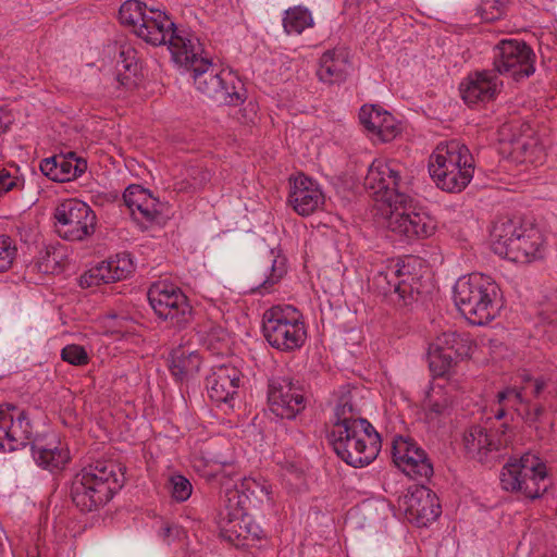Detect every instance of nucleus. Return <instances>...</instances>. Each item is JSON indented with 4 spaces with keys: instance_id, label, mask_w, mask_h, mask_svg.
<instances>
[{
    "instance_id": "obj_48",
    "label": "nucleus",
    "mask_w": 557,
    "mask_h": 557,
    "mask_svg": "<svg viewBox=\"0 0 557 557\" xmlns=\"http://www.w3.org/2000/svg\"><path fill=\"white\" fill-rule=\"evenodd\" d=\"M16 246L9 236H0V272L8 271L16 258Z\"/></svg>"
},
{
    "instance_id": "obj_56",
    "label": "nucleus",
    "mask_w": 557,
    "mask_h": 557,
    "mask_svg": "<svg viewBox=\"0 0 557 557\" xmlns=\"http://www.w3.org/2000/svg\"><path fill=\"white\" fill-rule=\"evenodd\" d=\"M546 310L557 312V292H554L546 297Z\"/></svg>"
},
{
    "instance_id": "obj_47",
    "label": "nucleus",
    "mask_w": 557,
    "mask_h": 557,
    "mask_svg": "<svg viewBox=\"0 0 557 557\" xmlns=\"http://www.w3.org/2000/svg\"><path fill=\"white\" fill-rule=\"evenodd\" d=\"M61 358L63 361L77 367L85 366L89 361V356L86 349L76 344L66 345L61 350Z\"/></svg>"
},
{
    "instance_id": "obj_28",
    "label": "nucleus",
    "mask_w": 557,
    "mask_h": 557,
    "mask_svg": "<svg viewBox=\"0 0 557 557\" xmlns=\"http://www.w3.org/2000/svg\"><path fill=\"white\" fill-rule=\"evenodd\" d=\"M36 465L50 472L62 470L70 461V451L61 445L47 444L35 438L30 448Z\"/></svg>"
},
{
    "instance_id": "obj_35",
    "label": "nucleus",
    "mask_w": 557,
    "mask_h": 557,
    "mask_svg": "<svg viewBox=\"0 0 557 557\" xmlns=\"http://www.w3.org/2000/svg\"><path fill=\"white\" fill-rule=\"evenodd\" d=\"M334 424L359 423V420H366L362 418L361 410L355 404L350 392H346L338 397L334 408Z\"/></svg>"
},
{
    "instance_id": "obj_50",
    "label": "nucleus",
    "mask_w": 557,
    "mask_h": 557,
    "mask_svg": "<svg viewBox=\"0 0 557 557\" xmlns=\"http://www.w3.org/2000/svg\"><path fill=\"white\" fill-rule=\"evenodd\" d=\"M393 286L394 294L397 296L398 301H401L403 306H408L417 299L419 292L414 290L412 285L405 278L400 277L399 281L393 283Z\"/></svg>"
},
{
    "instance_id": "obj_10",
    "label": "nucleus",
    "mask_w": 557,
    "mask_h": 557,
    "mask_svg": "<svg viewBox=\"0 0 557 557\" xmlns=\"http://www.w3.org/2000/svg\"><path fill=\"white\" fill-rule=\"evenodd\" d=\"M147 296L154 313L170 326L181 330L190 323L193 308L180 287L166 281L156 282Z\"/></svg>"
},
{
    "instance_id": "obj_45",
    "label": "nucleus",
    "mask_w": 557,
    "mask_h": 557,
    "mask_svg": "<svg viewBox=\"0 0 557 557\" xmlns=\"http://www.w3.org/2000/svg\"><path fill=\"white\" fill-rule=\"evenodd\" d=\"M497 401L499 406H506L508 409L515 410L519 414V408L528 409V404L522 396V392L508 387L498 392Z\"/></svg>"
},
{
    "instance_id": "obj_43",
    "label": "nucleus",
    "mask_w": 557,
    "mask_h": 557,
    "mask_svg": "<svg viewBox=\"0 0 557 557\" xmlns=\"http://www.w3.org/2000/svg\"><path fill=\"white\" fill-rule=\"evenodd\" d=\"M510 0H481L476 8V14L483 22L499 20L506 12Z\"/></svg>"
},
{
    "instance_id": "obj_21",
    "label": "nucleus",
    "mask_w": 557,
    "mask_h": 557,
    "mask_svg": "<svg viewBox=\"0 0 557 557\" xmlns=\"http://www.w3.org/2000/svg\"><path fill=\"white\" fill-rule=\"evenodd\" d=\"M288 202L299 215L308 216L324 205V195L314 181L300 174L290 185Z\"/></svg>"
},
{
    "instance_id": "obj_39",
    "label": "nucleus",
    "mask_w": 557,
    "mask_h": 557,
    "mask_svg": "<svg viewBox=\"0 0 557 557\" xmlns=\"http://www.w3.org/2000/svg\"><path fill=\"white\" fill-rule=\"evenodd\" d=\"M131 215L141 230H147L153 223L159 222L161 203L157 198L148 199L145 205L131 211Z\"/></svg>"
},
{
    "instance_id": "obj_5",
    "label": "nucleus",
    "mask_w": 557,
    "mask_h": 557,
    "mask_svg": "<svg viewBox=\"0 0 557 557\" xmlns=\"http://www.w3.org/2000/svg\"><path fill=\"white\" fill-rule=\"evenodd\" d=\"M200 44H193V58L186 62H177L190 71L196 89L208 99L231 103L233 99H239L240 95L235 86V79L244 86L242 79L231 70L219 71L208 59L198 58Z\"/></svg>"
},
{
    "instance_id": "obj_6",
    "label": "nucleus",
    "mask_w": 557,
    "mask_h": 557,
    "mask_svg": "<svg viewBox=\"0 0 557 557\" xmlns=\"http://www.w3.org/2000/svg\"><path fill=\"white\" fill-rule=\"evenodd\" d=\"M500 484L505 491L521 493L530 499L540 498L549 486L546 465L532 453L511 457L502 469Z\"/></svg>"
},
{
    "instance_id": "obj_49",
    "label": "nucleus",
    "mask_w": 557,
    "mask_h": 557,
    "mask_svg": "<svg viewBox=\"0 0 557 557\" xmlns=\"http://www.w3.org/2000/svg\"><path fill=\"white\" fill-rule=\"evenodd\" d=\"M10 425L8 404L0 405V451H14L13 444L9 443Z\"/></svg>"
},
{
    "instance_id": "obj_38",
    "label": "nucleus",
    "mask_w": 557,
    "mask_h": 557,
    "mask_svg": "<svg viewBox=\"0 0 557 557\" xmlns=\"http://www.w3.org/2000/svg\"><path fill=\"white\" fill-rule=\"evenodd\" d=\"M135 54V50L131 47H123L120 51L117 61V79L123 86L134 84L132 76L136 75L138 69Z\"/></svg>"
},
{
    "instance_id": "obj_44",
    "label": "nucleus",
    "mask_w": 557,
    "mask_h": 557,
    "mask_svg": "<svg viewBox=\"0 0 557 557\" xmlns=\"http://www.w3.org/2000/svg\"><path fill=\"white\" fill-rule=\"evenodd\" d=\"M154 198L150 191L140 185L128 186L123 194V201L129 211L145 205L148 199Z\"/></svg>"
},
{
    "instance_id": "obj_7",
    "label": "nucleus",
    "mask_w": 557,
    "mask_h": 557,
    "mask_svg": "<svg viewBox=\"0 0 557 557\" xmlns=\"http://www.w3.org/2000/svg\"><path fill=\"white\" fill-rule=\"evenodd\" d=\"M262 332L275 349L293 352L300 349L307 339L302 313L294 306H273L262 315Z\"/></svg>"
},
{
    "instance_id": "obj_55",
    "label": "nucleus",
    "mask_w": 557,
    "mask_h": 557,
    "mask_svg": "<svg viewBox=\"0 0 557 557\" xmlns=\"http://www.w3.org/2000/svg\"><path fill=\"white\" fill-rule=\"evenodd\" d=\"M546 387V381L542 377L535 379L532 384L531 393L534 397H539Z\"/></svg>"
},
{
    "instance_id": "obj_11",
    "label": "nucleus",
    "mask_w": 557,
    "mask_h": 557,
    "mask_svg": "<svg viewBox=\"0 0 557 557\" xmlns=\"http://www.w3.org/2000/svg\"><path fill=\"white\" fill-rule=\"evenodd\" d=\"M55 233L67 242H83L94 235L97 215L84 201L67 199L54 210Z\"/></svg>"
},
{
    "instance_id": "obj_2",
    "label": "nucleus",
    "mask_w": 557,
    "mask_h": 557,
    "mask_svg": "<svg viewBox=\"0 0 557 557\" xmlns=\"http://www.w3.org/2000/svg\"><path fill=\"white\" fill-rule=\"evenodd\" d=\"M122 468L108 460H97L84 467L73 479L71 498L83 512L104 506L124 485Z\"/></svg>"
},
{
    "instance_id": "obj_32",
    "label": "nucleus",
    "mask_w": 557,
    "mask_h": 557,
    "mask_svg": "<svg viewBox=\"0 0 557 557\" xmlns=\"http://www.w3.org/2000/svg\"><path fill=\"white\" fill-rule=\"evenodd\" d=\"M524 133L512 135L510 139L512 152L517 158H521L522 162L534 163L541 160L543 156V148L539 144L534 132L529 124H521Z\"/></svg>"
},
{
    "instance_id": "obj_51",
    "label": "nucleus",
    "mask_w": 557,
    "mask_h": 557,
    "mask_svg": "<svg viewBox=\"0 0 557 557\" xmlns=\"http://www.w3.org/2000/svg\"><path fill=\"white\" fill-rule=\"evenodd\" d=\"M24 180L17 176H12L9 171L2 169L0 171V198L10 190L23 189Z\"/></svg>"
},
{
    "instance_id": "obj_24",
    "label": "nucleus",
    "mask_w": 557,
    "mask_h": 557,
    "mask_svg": "<svg viewBox=\"0 0 557 557\" xmlns=\"http://www.w3.org/2000/svg\"><path fill=\"white\" fill-rule=\"evenodd\" d=\"M87 170V161L73 151L44 159L40 162L41 173L54 182H70Z\"/></svg>"
},
{
    "instance_id": "obj_4",
    "label": "nucleus",
    "mask_w": 557,
    "mask_h": 557,
    "mask_svg": "<svg viewBox=\"0 0 557 557\" xmlns=\"http://www.w3.org/2000/svg\"><path fill=\"white\" fill-rule=\"evenodd\" d=\"M493 251L516 263H530L542 257L543 237L539 230L523 228L512 220L498 221L491 232Z\"/></svg>"
},
{
    "instance_id": "obj_13",
    "label": "nucleus",
    "mask_w": 557,
    "mask_h": 557,
    "mask_svg": "<svg viewBox=\"0 0 557 557\" xmlns=\"http://www.w3.org/2000/svg\"><path fill=\"white\" fill-rule=\"evenodd\" d=\"M385 218L388 230L409 240L430 237L435 230L434 220L417 206L411 196L410 201L387 208Z\"/></svg>"
},
{
    "instance_id": "obj_20",
    "label": "nucleus",
    "mask_w": 557,
    "mask_h": 557,
    "mask_svg": "<svg viewBox=\"0 0 557 557\" xmlns=\"http://www.w3.org/2000/svg\"><path fill=\"white\" fill-rule=\"evenodd\" d=\"M405 504L408 519L418 527H426L442 512L436 494L425 486L417 487L407 495Z\"/></svg>"
},
{
    "instance_id": "obj_3",
    "label": "nucleus",
    "mask_w": 557,
    "mask_h": 557,
    "mask_svg": "<svg viewBox=\"0 0 557 557\" xmlns=\"http://www.w3.org/2000/svg\"><path fill=\"white\" fill-rule=\"evenodd\" d=\"M498 285L490 276L471 273L454 286V300L459 312L472 325H486L499 311Z\"/></svg>"
},
{
    "instance_id": "obj_17",
    "label": "nucleus",
    "mask_w": 557,
    "mask_h": 557,
    "mask_svg": "<svg viewBox=\"0 0 557 557\" xmlns=\"http://www.w3.org/2000/svg\"><path fill=\"white\" fill-rule=\"evenodd\" d=\"M134 271V264L128 253L116 255L89 269L79 277L82 287L98 286L126 278Z\"/></svg>"
},
{
    "instance_id": "obj_22",
    "label": "nucleus",
    "mask_w": 557,
    "mask_h": 557,
    "mask_svg": "<svg viewBox=\"0 0 557 557\" xmlns=\"http://www.w3.org/2000/svg\"><path fill=\"white\" fill-rule=\"evenodd\" d=\"M349 442L347 453L336 455L354 468L370 465L377 457L382 446L381 436L374 428L372 432L370 430L360 431Z\"/></svg>"
},
{
    "instance_id": "obj_23",
    "label": "nucleus",
    "mask_w": 557,
    "mask_h": 557,
    "mask_svg": "<svg viewBox=\"0 0 557 557\" xmlns=\"http://www.w3.org/2000/svg\"><path fill=\"white\" fill-rule=\"evenodd\" d=\"M508 443V438L505 435V431L502 432V436L496 438L493 432L481 425H471L463 435V445L467 455L478 460L481 463L488 461V455L493 451H497L500 446H505Z\"/></svg>"
},
{
    "instance_id": "obj_54",
    "label": "nucleus",
    "mask_w": 557,
    "mask_h": 557,
    "mask_svg": "<svg viewBox=\"0 0 557 557\" xmlns=\"http://www.w3.org/2000/svg\"><path fill=\"white\" fill-rule=\"evenodd\" d=\"M12 116L4 108L0 107V132L5 133L12 124Z\"/></svg>"
},
{
    "instance_id": "obj_8",
    "label": "nucleus",
    "mask_w": 557,
    "mask_h": 557,
    "mask_svg": "<svg viewBox=\"0 0 557 557\" xmlns=\"http://www.w3.org/2000/svg\"><path fill=\"white\" fill-rule=\"evenodd\" d=\"M364 187L372 190L375 200L386 209L410 201L408 186L403 181L399 164L394 161L374 160L364 177Z\"/></svg>"
},
{
    "instance_id": "obj_57",
    "label": "nucleus",
    "mask_w": 557,
    "mask_h": 557,
    "mask_svg": "<svg viewBox=\"0 0 557 557\" xmlns=\"http://www.w3.org/2000/svg\"><path fill=\"white\" fill-rule=\"evenodd\" d=\"M507 410H509L506 406H499V408L495 411V418L497 420L503 419L507 414Z\"/></svg>"
},
{
    "instance_id": "obj_46",
    "label": "nucleus",
    "mask_w": 557,
    "mask_h": 557,
    "mask_svg": "<svg viewBox=\"0 0 557 557\" xmlns=\"http://www.w3.org/2000/svg\"><path fill=\"white\" fill-rule=\"evenodd\" d=\"M169 488L172 497L180 503L187 500L193 492L189 480L181 474L172 475L169 479Z\"/></svg>"
},
{
    "instance_id": "obj_34",
    "label": "nucleus",
    "mask_w": 557,
    "mask_h": 557,
    "mask_svg": "<svg viewBox=\"0 0 557 557\" xmlns=\"http://www.w3.org/2000/svg\"><path fill=\"white\" fill-rule=\"evenodd\" d=\"M373 431V425L368 420H359V423H342L334 424L333 430L329 434L330 443L336 454L347 453L349 440L357 435L360 431Z\"/></svg>"
},
{
    "instance_id": "obj_18",
    "label": "nucleus",
    "mask_w": 557,
    "mask_h": 557,
    "mask_svg": "<svg viewBox=\"0 0 557 557\" xmlns=\"http://www.w3.org/2000/svg\"><path fill=\"white\" fill-rule=\"evenodd\" d=\"M359 120L368 134L381 143L392 141L400 132L395 117L377 104H363Z\"/></svg>"
},
{
    "instance_id": "obj_25",
    "label": "nucleus",
    "mask_w": 557,
    "mask_h": 557,
    "mask_svg": "<svg viewBox=\"0 0 557 557\" xmlns=\"http://www.w3.org/2000/svg\"><path fill=\"white\" fill-rule=\"evenodd\" d=\"M257 272H261V277L251 284L250 292L255 293L258 288L269 290L285 275L286 258L281 255V250L268 248L260 262L251 270L250 277L252 278Z\"/></svg>"
},
{
    "instance_id": "obj_52",
    "label": "nucleus",
    "mask_w": 557,
    "mask_h": 557,
    "mask_svg": "<svg viewBox=\"0 0 557 557\" xmlns=\"http://www.w3.org/2000/svg\"><path fill=\"white\" fill-rule=\"evenodd\" d=\"M543 413V408L539 405L528 404V409L519 408V416L530 425L536 423Z\"/></svg>"
},
{
    "instance_id": "obj_41",
    "label": "nucleus",
    "mask_w": 557,
    "mask_h": 557,
    "mask_svg": "<svg viewBox=\"0 0 557 557\" xmlns=\"http://www.w3.org/2000/svg\"><path fill=\"white\" fill-rule=\"evenodd\" d=\"M403 275V269L397 262L395 265H389L386 271H380L374 277V284L381 294L388 296L394 294L393 283L399 281Z\"/></svg>"
},
{
    "instance_id": "obj_29",
    "label": "nucleus",
    "mask_w": 557,
    "mask_h": 557,
    "mask_svg": "<svg viewBox=\"0 0 557 557\" xmlns=\"http://www.w3.org/2000/svg\"><path fill=\"white\" fill-rule=\"evenodd\" d=\"M348 63V52L345 48L325 51L320 58L317 75L326 84H335L345 79Z\"/></svg>"
},
{
    "instance_id": "obj_58",
    "label": "nucleus",
    "mask_w": 557,
    "mask_h": 557,
    "mask_svg": "<svg viewBox=\"0 0 557 557\" xmlns=\"http://www.w3.org/2000/svg\"><path fill=\"white\" fill-rule=\"evenodd\" d=\"M162 532H163V536L166 537V536H170L171 532H172V528L166 525L162 529Z\"/></svg>"
},
{
    "instance_id": "obj_19",
    "label": "nucleus",
    "mask_w": 557,
    "mask_h": 557,
    "mask_svg": "<svg viewBox=\"0 0 557 557\" xmlns=\"http://www.w3.org/2000/svg\"><path fill=\"white\" fill-rule=\"evenodd\" d=\"M474 163L473 156L469 148L459 140H449L440 143L429 161V172L431 177L435 174H442L449 170H456L459 166Z\"/></svg>"
},
{
    "instance_id": "obj_16",
    "label": "nucleus",
    "mask_w": 557,
    "mask_h": 557,
    "mask_svg": "<svg viewBox=\"0 0 557 557\" xmlns=\"http://www.w3.org/2000/svg\"><path fill=\"white\" fill-rule=\"evenodd\" d=\"M224 510L221 524V537L236 548L244 547L242 536V522L244 521V506L242 491L237 486L224 485Z\"/></svg>"
},
{
    "instance_id": "obj_27",
    "label": "nucleus",
    "mask_w": 557,
    "mask_h": 557,
    "mask_svg": "<svg viewBox=\"0 0 557 557\" xmlns=\"http://www.w3.org/2000/svg\"><path fill=\"white\" fill-rule=\"evenodd\" d=\"M242 372L234 367L221 366L207 377V388L210 397L215 401L228 403L237 394Z\"/></svg>"
},
{
    "instance_id": "obj_15",
    "label": "nucleus",
    "mask_w": 557,
    "mask_h": 557,
    "mask_svg": "<svg viewBox=\"0 0 557 557\" xmlns=\"http://www.w3.org/2000/svg\"><path fill=\"white\" fill-rule=\"evenodd\" d=\"M392 455L395 465L408 476L429 480L433 475V465L428 454L411 438H395Z\"/></svg>"
},
{
    "instance_id": "obj_42",
    "label": "nucleus",
    "mask_w": 557,
    "mask_h": 557,
    "mask_svg": "<svg viewBox=\"0 0 557 557\" xmlns=\"http://www.w3.org/2000/svg\"><path fill=\"white\" fill-rule=\"evenodd\" d=\"M34 268L44 274H53L59 272L61 269L60 256L55 248L50 246L40 250L34 263Z\"/></svg>"
},
{
    "instance_id": "obj_12",
    "label": "nucleus",
    "mask_w": 557,
    "mask_h": 557,
    "mask_svg": "<svg viewBox=\"0 0 557 557\" xmlns=\"http://www.w3.org/2000/svg\"><path fill=\"white\" fill-rule=\"evenodd\" d=\"M475 343L467 332H444L429 347L430 370L446 375L459 361L469 358Z\"/></svg>"
},
{
    "instance_id": "obj_30",
    "label": "nucleus",
    "mask_w": 557,
    "mask_h": 557,
    "mask_svg": "<svg viewBox=\"0 0 557 557\" xmlns=\"http://www.w3.org/2000/svg\"><path fill=\"white\" fill-rule=\"evenodd\" d=\"M201 364L200 355L196 350L177 347L170 354V372L177 382L189 381L198 373Z\"/></svg>"
},
{
    "instance_id": "obj_53",
    "label": "nucleus",
    "mask_w": 557,
    "mask_h": 557,
    "mask_svg": "<svg viewBox=\"0 0 557 557\" xmlns=\"http://www.w3.org/2000/svg\"><path fill=\"white\" fill-rule=\"evenodd\" d=\"M248 541L267 543L264 531L260 527L249 523L246 525V542Z\"/></svg>"
},
{
    "instance_id": "obj_14",
    "label": "nucleus",
    "mask_w": 557,
    "mask_h": 557,
    "mask_svg": "<svg viewBox=\"0 0 557 557\" xmlns=\"http://www.w3.org/2000/svg\"><path fill=\"white\" fill-rule=\"evenodd\" d=\"M268 400L276 417L288 420L295 419L307 406L304 387L289 377H276L269 382Z\"/></svg>"
},
{
    "instance_id": "obj_33",
    "label": "nucleus",
    "mask_w": 557,
    "mask_h": 557,
    "mask_svg": "<svg viewBox=\"0 0 557 557\" xmlns=\"http://www.w3.org/2000/svg\"><path fill=\"white\" fill-rule=\"evenodd\" d=\"M475 164H467L456 170H449L442 174L433 175L436 186L448 193H460L473 177Z\"/></svg>"
},
{
    "instance_id": "obj_31",
    "label": "nucleus",
    "mask_w": 557,
    "mask_h": 557,
    "mask_svg": "<svg viewBox=\"0 0 557 557\" xmlns=\"http://www.w3.org/2000/svg\"><path fill=\"white\" fill-rule=\"evenodd\" d=\"M8 410L11 436L9 443L13 444L14 451L27 445L32 446L35 438H33V426L27 412L10 404H8Z\"/></svg>"
},
{
    "instance_id": "obj_1",
    "label": "nucleus",
    "mask_w": 557,
    "mask_h": 557,
    "mask_svg": "<svg viewBox=\"0 0 557 557\" xmlns=\"http://www.w3.org/2000/svg\"><path fill=\"white\" fill-rule=\"evenodd\" d=\"M119 18L146 44L153 47L169 45L175 62H186L194 57L193 44L197 38L178 28L164 11L139 0H127L120 8Z\"/></svg>"
},
{
    "instance_id": "obj_26",
    "label": "nucleus",
    "mask_w": 557,
    "mask_h": 557,
    "mask_svg": "<svg viewBox=\"0 0 557 557\" xmlns=\"http://www.w3.org/2000/svg\"><path fill=\"white\" fill-rule=\"evenodd\" d=\"M502 83L498 81L494 71H482L469 76L466 84H461L460 92L465 102L476 104L492 100Z\"/></svg>"
},
{
    "instance_id": "obj_36",
    "label": "nucleus",
    "mask_w": 557,
    "mask_h": 557,
    "mask_svg": "<svg viewBox=\"0 0 557 557\" xmlns=\"http://www.w3.org/2000/svg\"><path fill=\"white\" fill-rule=\"evenodd\" d=\"M311 26H313V18L308 9L294 7L285 11L283 27L287 34H301Z\"/></svg>"
},
{
    "instance_id": "obj_37",
    "label": "nucleus",
    "mask_w": 557,
    "mask_h": 557,
    "mask_svg": "<svg viewBox=\"0 0 557 557\" xmlns=\"http://www.w3.org/2000/svg\"><path fill=\"white\" fill-rule=\"evenodd\" d=\"M423 409L425 410V418L428 420H435L448 414L450 400L442 389H432L431 392H428L425 396Z\"/></svg>"
},
{
    "instance_id": "obj_40",
    "label": "nucleus",
    "mask_w": 557,
    "mask_h": 557,
    "mask_svg": "<svg viewBox=\"0 0 557 557\" xmlns=\"http://www.w3.org/2000/svg\"><path fill=\"white\" fill-rule=\"evenodd\" d=\"M202 345L213 355H222L228 349V334L222 326H212L203 335Z\"/></svg>"
},
{
    "instance_id": "obj_9",
    "label": "nucleus",
    "mask_w": 557,
    "mask_h": 557,
    "mask_svg": "<svg viewBox=\"0 0 557 557\" xmlns=\"http://www.w3.org/2000/svg\"><path fill=\"white\" fill-rule=\"evenodd\" d=\"M536 54L522 39H502L493 49V71L516 82L535 72Z\"/></svg>"
}]
</instances>
